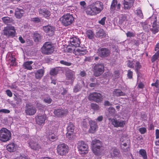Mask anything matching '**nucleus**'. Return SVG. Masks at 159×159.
Returning <instances> with one entry per match:
<instances>
[{
    "instance_id": "39",
    "label": "nucleus",
    "mask_w": 159,
    "mask_h": 159,
    "mask_svg": "<svg viewBox=\"0 0 159 159\" xmlns=\"http://www.w3.org/2000/svg\"><path fill=\"white\" fill-rule=\"evenodd\" d=\"M86 36L89 39H92L94 36L93 32L91 30H88L86 32Z\"/></svg>"
},
{
    "instance_id": "29",
    "label": "nucleus",
    "mask_w": 159,
    "mask_h": 159,
    "mask_svg": "<svg viewBox=\"0 0 159 159\" xmlns=\"http://www.w3.org/2000/svg\"><path fill=\"white\" fill-rule=\"evenodd\" d=\"M24 13V11L22 9L18 8L16 9L15 16L18 18H20L22 16Z\"/></svg>"
},
{
    "instance_id": "42",
    "label": "nucleus",
    "mask_w": 159,
    "mask_h": 159,
    "mask_svg": "<svg viewBox=\"0 0 159 159\" xmlns=\"http://www.w3.org/2000/svg\"><path fill=\"white\" fill-rule=\"evenodd\" d=\"M117 4L116 0H113L111 3V11H113L116 9V7Z\"/></svg>"
},
{
    "instance_id": "45",
    "label": "nucleus",
    "mask_w": 159,
    "mask_h": 159,
    "mask_svg": "<svg viewBox=\"0 0 159 159\" xmlns=\"http://www.w3.org/2000/svg\"><path fill=\"white\" fill-rule=\"evenodd\" d=\"M60 62L61 64L67 66H70L72 65L71 63L64 60H61L60 61Z\"/></svg>"
},
{
    "instance_id": "17",
    "label": "nucleus",
    "mask_w": 159,
    "mask_h": 159,
    "mask_svg": "<svg viewBox=\"0 0 159 159\" xmlns=\"http://www.w3.org/2000/svg\"><path fill=\"white\" fill-rule=\"evenodd\" d=\"M43 30L44 31L48 34L50 36L53 35L55 30V28L52 26L47 25L43 26Z\"/></svg>"
},
{
    "instance_id": "23",
    "label": "nucleus",
    "mask_w": 159,
    "mask_h": 159,
    "mask_svg": "<svg viewBox=\"0 0 159 159\" xmlns=\"http://www.w3.org/2000/svg\"><path fill=\"white\" fill-rule=\"evenodd\" d=\"M90 125V132L91 133H93L97 128V125L96 123L94 121L90 120L89 121Z\"/></svg>"
},
{
    "instance_id": "18",
    "label": "nucleus",
    "mask_w": 159,
    "mask_h": 159,
    "mask_svg": "<svg viewBox=\"0 0 159 159\" xmlns=\"http://www.w3.org/2000/svg\"><path fill=\"white\" fill-rule=\"evenodd\" d=\"M66 75L67 80L70 81L72 84L75 79V72L71 70H69L66 71Z\"/></svg>"
},
{
    "instance_id": "44",
    "label": "nucleus",
    "mask_w": 159,
    "mask_h": 159,
    "mask_svg": "<svg viewBox=\"0 0 159 159\" xmlns=\"http://www.w3.org/2000/svg\"><path fill=\"white\" fill-rule=\"evenodd\" d=\"M66 136L70 140H71L74 138V135L72 132H68L66 134Z\"/></svg>"
},
{
    "instance_id": "56",
    "label": "nucleus",
    "mask_w": 159,
    "mask_h": 159,
    "mask_svg": "<svg viewBox=\"0 0 159 159\" xmlns=\"http://www.w3.org/2000/svg\"><path fill=\"white\" fill-rule=\"evenodd\" d=\"M16 64V59L14 57H12L11 61L10 63V65L13 66L15 65Z\"/></svg>"
},
{
    "instance_id": "16",
    "label": "nucleus",
    "mask_w": 159,
    "mask_h": 159,
    "mask_svg": "<svg viewBox=\"0 0 159 159\" xmlns=\"http://www.w3.org/2000/svg\"><path fill=\"white\" fill-rule=\"evenodd\" d=\"M46 119V116L45 115L39 114L35 117L36 123L39 125L44 124Z\"/></svg>"
},
{
    "instance_id": "49",
    "label": "nucleus",
    "mask_w": 159,
    "mask_h": 159,
    "mask_svg": "<svg viewBox=\"0 0 159 159\" xmlns=\"http://www.w3.org/2000/svg\"><path fill=\"white\" fill-rule=\"evenodd\" d=\"M135 70L137 72L139 70L141 67V66L140 63L138 61H137L136 62L135 65Z\"/></svg>"
},
{
    "instance_id": "22",
    "label": "nucleus",
    "mask_w": 159,
    "mask_h": 159,
    "mask_svg": "<svg viewBox=\"0 0 159 159\" xmlns=\"http://www.w3.org/2000/svg\"><path fill=\"white\" fill-rule=\"evenodd\" d=\"M134 0H124V8L125 9H129L133 5Z\"/></svg>"
},
{
    "instance_id": "57",
    "label": "nucleus",
    "mask_w": 159,
    "mask_h": 159,
    "mask_svg": "<svg viewBox=\"0 0 159 159\" xmlns=\"http://www.w3.org/2000/svg\"><path fill=\"white\" fill-rule=\"evenodd\" d=\"M132 75L133 72L130 70H128L127 74V75L128 78L129 79L132 78Z\"/></svg>"
},
{
    "instance_id": "14",
    "label": "nucleus",
    "mask_w": 159,
    "mask_h": 159,
    "mask_svg": "<svg viewBox=\"0 0 159 159\" xmlns=\"http://www.w3.org/2000/svg\"><path fill=\"white\" fill-rule=\"evenodd\" d=\"M29 144L30 147L32 149L37 150L41 148V146L38 143L37 140L36 139L31 140Z\"/></svg>"
},
{
    "instance_id": "9",
    "label": "nucleus",
    "mask_w": 159,
    "mask_h": 159,
    "mask_svg": "<svg viewBox=\"0 0 159 159\" xmlns=\"http://www.w3.org/2000/svg\"><path fill=\"white\" fill-rule=\"evenodd\" d=\"M93 74L95 76H98L102 74L104 71V66L103 64L95 65L93 68Z\"/></svg>"
},
{
    "instance_id": "33",
    "label": "nucleus",
    "mask_w": 159,
    "mask_h": 159,
    "mask_svg": "<svg viewBox=\"0 0 159 159\" xmlns=\"http://www.w3.org/2000/svg\"><path fill=\"white\" fill-rule=\"evenodd\" d=\"M3 21L7 24H10L13 23V20L12 18L8 17H5L2 18Z\"/></svg>"
},
{
    "instance_id": "26",
    "label": "nucleus",
    "mask_w": 159,
    "mask_h": 159,
    "mask_svg": "<svg viewBox=\"0 0 159 159\" xmlns=\"http://www.w3.org/2000/svg\"><path fill=\"white\" fill-rule=\"evenodd\" d=\"M7 150L10 152L15 151L17 148V146L14 143H11L8 144L7 146Z\"/></svg>"
},
{
    "instance_id": "41",
    "label": "nucleus",
    "mask_w": 159,
    "mask_h": 159,
    "mask_svg": "<svg viewBox=\"0 0 159 159\" xmlns=\"http://www.w3.org/2000/svg\"><path fill=\"white\" fill-rule=\"evenodd\" d=\"M82 88L81 85L79 84H78L75 86L74 89V92L75 93H77Z\"/></svg>"
},
{
    "instance_id": "32",
    "label": "nucleus",
    "mask_w": 159,
    "mask_h": 159,
    "mask_svg": "<svg viewBox=\"0 0 159 159\" xmlns=\"http://www.w3.org/2000/svg\"><path fill=\"white\" fill-rule=\"evenodd\" d=\"M129 16L127 15H122L120 17L119 22L122 23L125 21H126L129 19Z\"/></svg>"
},
{
    "instance_id": "31",
    "label": "nucleus",
    "mask_w": 159,
    "mask_h": 159,
    "mask_svg": "<svg viewBox=\"0 0 159 159\" xmlns=\"http://www.w3.org/2000/svg\"><path fill=\"white\" fill-rule=\"evenodd\" d=\"M33 62L32 61H27L25 62L23 64V67L26 69L28 70H31L32 69L31 65L33 63Z\"/></svg>"
},
{
    "instance_id": "40",
    "label": "nucleus",
    "mask_w": 159,
    "mask_h": 159,
    "mask_svg": "<svg viewBox=\"0 0 159 159\" xmlns=\"http://www.w3.org/2000/svg\"><path fill=\"white\" fill-rule=\"evenodd\" d=\"M139 154L143 157V159H147L146 152L144 149H140L139 151Z\"/></svg>"
},
{
    "instance_id": "47",
    "label": "nucleus",
    "mask_w": 159,
    "mask_h": 159,
    "mask_svg": "<svg viewBox=\"0 0 159 159\" xmlns=\"http://www.w3.org/2000/svg\"><path fill=\"white\" fill-rule=\"evenodd\" d=\"M135 13L136 15L141 18H143V14L142 13V11L140 10H136Z\"/></svg>"
},
{
    "instance_id": "46",
    "label": "nucleus",
    "mask_w": 159,
    "mask_h": 159,
    "mask_svg": "<svg viewBox=\"0 0 159 159\" xmlns=\"http://www.w3.org/2000/svg\"><path fill=\"white\" fill-rule=\"evenodd\" d=\"M43 101L45 103L50 104L52 102V99L49 97H46L44 98Z\"/></svg>"
},
{
    "instance_id": "50",
    "label": "nucleus",
    "mask_w": 159,
    "mask_h": 159,
    "mask_svg": "<svg viewBox=\"0 0 159 159\" xmlns=\"http://www.w3.org/2000/svg\"><path fill=\"white\" fill-rule=\"evenodd\" d=\"M106 19V17H103L100 20H99L98 23L103 25H104L105 24V21Z\"/></svg>"
},
{
    "instance_id": "13",
    "label": "nucleus",
    "mask_w": 159,
    "mask_h": 159,
    "mask_svg": "<svg viewBox=\"0 0 159 159\" xmlns=\"http://www.w3.org/2000/svg\"><path fill=\"white\" fill-rule=\"evenodd\" d=\"M97 53L98 55L101 57L104 58L110 55V51L106 48H99L98 49Z\"/></svg>"
},
{
    "instance_id": "62",
    "label": "nucleus",
    "mask_w": 159,
    "mask_h": 159,
    "mask_svg": "<svg viewBox=\"0 0 159 159\" xmlns=\"http://www.w3.org/2000/svg\"><path fill=\"white\" fill-rule=\"evenodd\" d=\"M10 88L11 89H15L16 90H18V87L15 84H12Z\"/></svg>"
},
{
    "instance_id": "4",
    "label": "nucleus",
    "mask_w": 159,
    "mask_h": 159,
    "mask_svg": "<svg viewBox=\"0 0 159 159\" xmlns=\"http://www.w3.org/2000/svg\"><path fill=\"white\" fill-rule=\"evenodd\" d=\"M11 134L10 131L5 128H2L0 130V140L6 142L11 138Z\"/></svg>"
},
{
    "instance_id": "55",
    "label": "nucleus",
    "mask_w": 159,
    "mask_h": 159,
    "mask_svg": "<svg viewBox=\"0 0 159 159\" xmlns=\"http://www.w3.org/2000/svg\"><path fill=\"white\" fill-rule=\"evenodd\" d=\"M139 131L141 134H144L146 132V129L144 127L141 128L139 129Z\"/></svg>"
},
{
    "instance_id": "11",
    "label": "nucleus",
    "mask_w": 159,
    "mask_h": 159,
    "mask_svg": "<svg viewBox=\"0 0 159 159\" xmlns=\"http://www.w3.org/2000/svg\"><path fill=\"white\" fill-rule=\"evenodd\" d=\"M152 20L153 21L152 28L150 30L152 33L155 34L158 32L159 30V25L158 22H157V19L155 16H152L149 18V20Z\"/></svg>"
},
{
    "instance_id": "21",
    "label": "nucleus",
    "mask_w": 159,
    "mask_h": 159,
    "mask_svg": "<svg viewBox=\"0 0 159 159\" xmlns=\"http://www.w3.org/2000/svg\"><path fill=\"white\" fill-rule=\"evenodd\" d=\"M39 14L41 16H43L46 18H48L50 15V12L45 8L40 9L39 10Z\"/></svg>"
},
{
    "instance_id": "43",
    "label": "nucleus",
    "mask_w": 159,
    "mask_h": 159,
    "mask_svg": "<svg viewBox=\"0 0 159 159\" xmlns=\"http://www.w3.org/2000/svg\"><path fill=\"white\" fill-rule=\"evenodd\" d=\"M159 57V51H157L152 57V62H154Z\"/></svg>"
},
{
    "instance_id": "6",
    "label": "nucleus",
    "mask_w": 159,
    "mask_h": 159,
    "mask_svg": "<svg viewBox=\"0 0 159 159\" xmlns=\"http://www.w3.org/2000/svg\"><path fill=\"white\" fill-rule=\"evenodd\" d=\"M3 34L8 38L13 37L16 35V29L14 26L9 25L4 28Z\"/></svg>"
},
{
    "instance_id": "59",
    "label": "nucleus",
    "mask_w": 159,
    "mask_h": 159,
    "mask_svg": "<svg viewBox=\"0 0 159 159\" xmlns=\"http://www.w3.org/2000/svg\"><path fill=\"white\" fill-rule=\"evenodd\" d=\"M31 20L36 23H38L40 21V19L38 17L32 18Z\"/></svg>"
},
{
    "instance_id": "1",
    "label": "nucleus",
    "mask_w": 159,
    "mask_h": 159,
    "mask_svg": "<svg viewBox=\"0 0 159 159\" xmlns=\"http://www.w3.org/2000/svg\"><path fill=\"white\" fill-rule=\"evenodd\" d=\"M103 8V5L102 2H97L93 6L88 7L86 12L88 15H94L100 13Z\"/></svg>"
},
{
    "instance_id": "2",
    "label": "nucleus",
    "mask_w": 159,
    "mask_h": 159,
    "mask_svg": "<svg viewBox=\"0 0 159 159\" xmlns=\"http://www.w3.org/2000/svg\"><path fill=\"white\" fill-rule=\"evenodd\" d=\"M54 51V46L49 42H45L41 48L42 52L46 55L51 54Z\"/></svg>"
},
{
    "instance_id": "48",
    "label": "nucleus",
    "mask_w": 159,
    "mask_h": 159,
    "mask_svg": "<svg viewBox=\"0 0 159 159\" xmlns=\"http://www.w3.org/2000/svg\"><path fill=\"white\" fill-rule=\"evenodd\" d=\"M92 109L94 110H97L98 109V106L96 103H92L91 104Z\"/></svg>"
},
{
    "instance_id": "37",
    "label": "nucleus",
    "mask_w": 159,
    "mask_h": 159,
    "mask_svg": "<svg viewBox=\"0 0 159 159\" xmlns=\"http://www.w3.org/2000/svg\"><path fill=\"white\" fill-rule=\"evenodd\" d=\"M75 127L72 123H70L68 124V127L67 128L68 132H73L74 130Z\"/></svg>"
},
{
    "instance_id": "3",
    "label": "nucleus",
    "mask_w": 159,
    "mask_h": 159,
    "mask_svg": "<svg viewBox=\"0 0 159 159\" xmlns=\"http://www.w3.org/2000/svg\"><path fill=\"white\" fill-rule=\"evenodd\" d=\"M60 21L62 24L66 26L71 24L74 21L73 16L69 13L64 15L60 18Z\"/></svg>"
},
{
    "instance_id": "60",
    "label": "nucleus",
    "mask_w": 159,
    "mask_h": 159,
    "mask_svg": "<svg viewBox=\"0 0 159 159\" xmlns=\"http://www.w3.org/2000/svg\"><path fill=\"white\" fill-rule=\"evenodd\" d=\"M6 93L7 95L9 97H11L12 96V93L10 90L7 89L6 90Z\"/></svg>"
},
{
    "instance_id": "52",
    "label": "nucleus",
    "mask_w": 159,
    "mask_h": 159,
    "mask_svg": "<svg viewBox=\"0 0 159 159\" xmlns=\"http://www.w3.org/2000/svg\"><path fill=\"white\" fill-rule=\"evenodd\" d=\"M13 159H28L24 155H20L19 156L16 157Z\"/></svg>"
},
{
    "instance_id": "7",
    "label": "nucleus",
    "mask_w": 159,
    "mask_h": 159,
    "mask_svg": "<svg viewBox=\"0 0 159 159\" xmlns=\"http://www.w3.org/2000/svg\"><path fill=\"white\" fill-rule=\"evenodd\" d=\"M102 96L100 93L93 92L89 94L88 99L90 101H93L98 103L102 101Z\"/></svg>"
},
{
    "instance_id": "34",
    "label": "nucleus",
    "mask_w": 159,
    "mask_h": 159,
    "mask_svg": "<svg viewBox=\"0 0 159 159\" xmlns=\"http://www.w3.org/2000/svg\"><path fill=\"white\" fill-rule=\"evenodd\" d=\"M34 39L35 42H38L41 41V37L40 34L35 33L34 34Z\"/></svg>"
},
{
    "instance_id": "61",
    "label": "nucleus",
    "mask_w": 159,
    "mask_h": 159,
    "mask_svg": "<svg viewBox=\"0 0 159 159\" xmlns=\"http://www.w3.org/2000/svg\"><path fill=\"white\" fill-rule=\"evenodd\" d=\"M80 4L82 7H81L82 8H84L86 6V3L84 1H81L80 2Z\"/></svg>"
},
{
    "instance_id": "25",
    "label": "nucleus",
    "mask_w": 159,
    "mask_h": 159,
    "mask_svg": "<svg viewBox=\"0 0 159 159\" xmlns=\"http://www.w3.org/2000/svg\"><path fill=\"white\" fill-rule=\"evenodd\" d=\"M44 73V70L43 69H40L37 70L35 73L36 78L38 79H41L43 76Z\"/></svg>"
},
{
    "instance_id": "28",
    "label": "nucleus",
    "mask_w": 159,
    "mask_h": 159,
    "mask_svg": "<svg viewBox=\"0 0 159 159\" xmlns=\"http://www.w3.org/2000/svg\"><path fill=\"white\" fill-rule=\"evenodd\" d=\"M110 154L112 157H118L120 154V151L116 148H113L110 152Z\"/></svg>"
},
{
    "instance_id": "51",
    "label": "nucleus",
    "mask_w": 159,
    "mask_h": 159,
    "mask_svg": "<svg viewBox=\"0 0 159 159\" xmlns=\"http://www.w3.org/2000/svg\"><path fill=\"white\" fill-rule=\"evenodd\" d=\"M134 64L133 61H131L130 60H128L127 65L130 68H134Z\"/></svg>"
},
{
    "instance_id": "24",
    "label": "nucleus",
    "mask_w": 159,
    "mask_h": 159,
    "mask_svg": "<svg viewBox=\"0 0 159 159\" xmlns=\"http://www.w3.org/2000/svg\"><path fill=\"white\" fill-rule=\"evenodd\" d=\"M120 141H121V147L122 146H129L130 141L128 138L122 137L120 139Z\"/></svg>"
},
{
    "instance_id": "58",
    "label": "nucleus",
    "mask_w": 159,
    "mask_h": 159,
    "mask_svg": "<svg viewBox=\"0 0 159 159\" xmlns=\"http://www.w3.org/2000/svg\"><path fill=\"white\" fill-rule=\"evenodd\" d=\"M10 112V111L9 110L4 109L0 110V112H3L5 113H9Z\"/></svg>"
},
{
    "instance_id": "15",
    "label": "nucleus",
    "mask_w": 159,
    "mask_h": 159,
    "mask_svg": "<svg viewBox=\"0 0 159 159\" xmlns=\"http://www.w3.org/2000/svg\"><path fill=\"white\" fill-rule=\"evenodd\" d=\"M26 107L25 112L27 115H33L36 112V109L33 106L27 104L26 105Z\"/></svg>"
},
{
    "instance_id": "8",
    "label": "nucleus",
    "mask_w": 159,
    "mask_h": 159,
    "mask_svg": "<svg viewBox=\"0 0 159 159\" xmlns=\"http://www.w3.org/2000/svg\"><path fill=\"white\" fill-rule=\"evenodd\" d=\"M77 148L80 153L85 154L88 152V146L83 141H79L77 143Z\"/></svg>"
},
{
    "instance_id": "53",
    "label": "nucleus",
    "mask_w": 159,
    "mask_h": 159,
    "mask_svg": "<svg viewBox=\"0 0 159 159\" xmlns=\"http://www.w3.org/2000/svg\"><path fill=\"white\" fill-rule=\"evenodd\" d=\"M126 36L127 37H132L135 36V34L132 32L128 31L126 34Z\"/></svg>"
},
{
    "instance_id": "36",
    "label": "nucleus",
    "mask_w": 159,
    "mask_h": 159,
    "mask_svg": "<svg viewBox=\"0 0 159 159\" xmlns=\"http://www.w3.org/2000/svg\"><path fill=\"white\" fill-rule=\"evenodd\" d=\"M60 68L59 67H57L52 69L50 72V75H57L58 73V71L60 70Z\"/></svg>"
},
{
    "instance_id": "63",
    "label": "nucleus",
    "mask_w": 159,
    "mask_h": 159,
    "mask_svg": "<svg viewBox=\"0 0 159 159\" xmlns=\"http://www.w3.org/2000/svg\"><path fill=\"white\" fill-rule=\"evenodd\" d=\"M158 82H159V80H157L155 83H152V86H155L156 88H157L158 86V85H159Z\"/></svg>"
},
{
    "instance_id": "64",
    "label": "nucleus",
    "mask_w": 159,
    "mask_h": 159,
    "mask_svg": "<svg viewBox=\"0 0 159 159\" xmlns=\"http://www.w3.org/2000/svg\"><path fill=\"white\" fill-rule=\"evenodd\" d=\"M156 137L157 139L159 138V130L158 129L156 130Z\"/></svg>"
},
{
    "instance_id": "19",
    "label": "nucleus",
    "mask_w": 159,
    "mask_h": 159,
    "mask_svg": "<svg viewBox=\"0 0 159 159\" xmlns=\"http://www.w3.org/2000/svg\"><path fill=\"white\" fill-rule=\"evenodd\" d=\"M69 41L71 45L75 47H79L80 43L79 38L76 37H74L70 38Z\"/></svg>"
},
{
    "instance_id": "5",
    "label": "nucleus",
    "mask_w": 159,
    "mask_h": 159,
    "mask_svg": "<svg viewBox=\"0 0 159 159\" xmlns=\"http://www.w3.org/2000/svg\"><path fill=\"white\" fill-rule=\"evenodd\" d=\"M101 145V141L98 140L94 139L92 141L91 143V147L93 152L95 155L100 154Z\"/></svg>"
},
{
    "instance_id": "12",
    "label": "nucleus",
    "mask_w": 159,
    "mask_h": 159,
    "mask_svg": "<svg viewBox=\"0 0 159 159\" xmlns=\"http://www.w3.org/2000/svg\"><path fill=\"white\" fill-rule=\"evenodd\" d=\"M108 120L115 127H123L125 124V120H117L116 119L111 118H108Z\"/></svg>"
},
{
    "instance_id": "54",
    "label": "nucleus",
    "mask_w": 159,
    "mask_h": 159,
    "mask_svg": "<svg viewBox=\"0 0 159 159\" xmlns=\"http://www.w3.org/2000/svg\"><path fill=\"white\" fill-rule=\"evenodd\" d=\"M121 148L124 152H128L129 150V146H122Z\"/></svg>"
},
{
    "instance_id": "35",
    "label": "nucleus",
    "mask_w": 159,
    "mask_h": 159,
    "mask_svg": "<svg viewBox=\"0 0 159 159\" xmlns=\"http://www.w3.org/2000/svg\"><path fill=\"white\" fill-rule=\"evenodd\" d=\"M96 35L100 38H103L105 37L106 34L103 29H100L97 33Z\"/></svg>"
},
{
    "instance_id": "10",
    "label": "nucleus",
    "mask_w": 159,
    "mask_h": 159,
    "mask_svg": "<svg viewBox=\"0 0 159 159\" xmlns=\"http://www.w3.org/2000/svg\"><path fill=\"white\" fill-rule=\"evenodd\" d=\"M57 149L58 154L61 156L66 155L68 151V146L64 143L58 145Z\"/></svg>"
},
{
    "instance_id": "27",
    "label": "nucleus",
    "mask_w": 159,
    "mask_h": 159,
    "mask_svg": "<svg viewBox=\"0 0 159 159\" xmlns=\"http://www.w3.org/2000/svg\"><path fill=\"white\" fill-rule=\"evenodd\" d=\"M75 52L76 55L82 56L85 54L86 53V50L83 48H80L76 49Z\"/></svg>"
},
{
    "instance_id": "30",
    "label": "nucleus",
    "mask_w": 159,
    "mask_h": 159,
    "mask_svg": "<svg viewBox=\"0 0 159 159\" xmlns=\"http://www.w3.org/2000/svg\"><path fill=\"white\" fill-rule=\"evenodd\" d=\"M113 95L114 96H120L125 95V93L121 90L119 89H115L113 92Z\"/></svg>"
},
{
    "instance_id": "38",
    "label": "nucleus",
    "mask_w": 159,
    "mask_h": 159,
    "mask_svg": "<svg viewBox=\"0 0 159 159\" xmlns=\"http://www.w3.org/2000/svg\"><path fill=\"white\" fill-rule=\"evenodd\" d=\"M109 114L108 115V117L109 118L111 116H113L115 114V110L112 107H110L108 109Z\"/></svg>"
},
{
    "instance_id": "20",
    "label": "nucleus",
    "mask_w": 159,
    "mask_h": 159,
    "mask_svg": "<svg viewBox=\"0 0 159 159\" xmlns=\"http://www.w3.org/2000/svg\"><path fill=\"white\" fill-rule=\"evenodd\" d=\"M67 113V111L62 108L55 109L54 111V115L58 117H61L66 115Z\"/></svg>"
}]
</instances>
